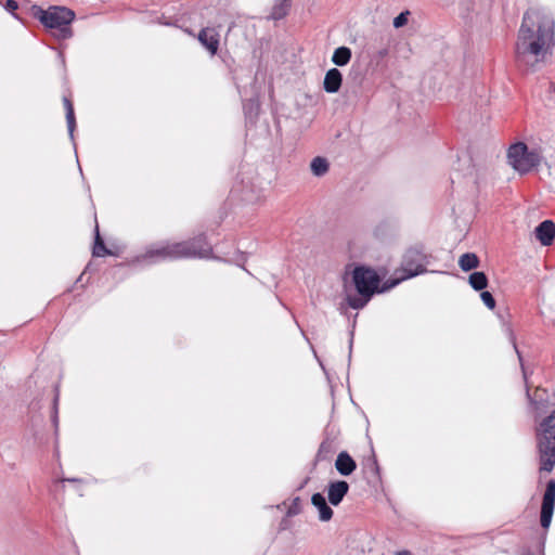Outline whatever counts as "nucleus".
Wrapping results in <instances>:
<instances>
[{
  "mask_svg": "<svg viewBox=\"0 0 555 555\" xmlns=\"http://www.w3.org/2000/svg\"><path fill=\"white\" fill-rule=\"evenodd\" d=\"M553 39V20L538 10L526 11L515 44V62L519 67L533 69L544 59Z\"/></svg>",
  "mask_w": 555,
  "mask_h": 555,
  "instance_id": "nucleus-1",
  "label": "nucleus"
},
{
  "mask_svg": "<svg viewBox=\"0 0 555 555\" xmlns=\"http://www.w3.org/2000/svg\"><path fill=\"white\" fill-rule=\"evenodd\" d=\"M211 254L212 247L205 234H199L188 241L151 248L144 254L143 259L150 263H156L166 260L209 258Z\"/></svg>",
  "mask_w": 555,
  "mask_h": 555,
  "instance_id": "nucleus-2",
  "label": "nucleus"
},
{
  "mask_svg": "<svg viewBox=\"0 0 555 555\" xmlns=\"http://www.w3.org/2000/svg\"><path fill=\"white\" fill-rule=\"evenodd\" d=\"M380 278L377 272L366 266L358 264L352 270V284L359 296L348 295L347 304L352 309H362L372 296L378 292Z\"/></svg>",
  "mask_w": 555,
  "mask_h": 555,
  "instance_id": "nucleus-3",
  "label": "nucleus"
},
{
  "mask_svg": "<svg viewBox=\"0 0 555 555\" xmlns=\"http://www.w3.org/2000/svg\"><path fill=\"white\" fill-rule=\"evenodd\" d=\"M33 14L44 27L55 29L59 39H68L73 36L70 24L75 18V13L70 9L54 5L44 10L34 5Z\"/></svg>",
  "mask_w": 555,
  "mask_h": 555,
  "instance_id": "nucleus-4",
  "label": "nucleus"
},
{
  "mask_svg": "<svg viewBox=\"0 0 555 555\" xmlns=\"http://www.w3.org/2000/svg\"><path fill=\"white\" fill-rule=\"evenodd\" d=\"M540 473H551L555 466V411L545 417L537 433Z\"/></svg>",
  "mask_w": 555,
  "mask_h": 555,
  "instance_id": "nucleus-5",
  "label": "nucleus"
},
{
  "mask_svg": "<svg viewBox=\"0 0 555 555\" xmlns=\"http://www.w3.org/2000/svg\"><path fill=\"white\" fill-rule=\"evenodd\" d=\"M509 165L520 175H526L538 167L542 160L541 154L535 150H529L524 142H517L507 151Z\"/></svg>",
  "mask_w": 555,
  "mask_h": 555,
  "instance_id": "nucleus-6",
  "label": "nucleus"
},
{
  "mask_svg": "<svg viewBox=\"0 0 555 555\" xmlns=\"http://www.w3.org/2000/svg\"><path fill=\"white\" fill-rule=\"evenodd\" d=\"M431 256L426 254L422 245L408 248L402 256L401 266L397 273L402 274V279H412L427 272L426 267L430 262Z\"/></svg>",
  "mask_w": 555,
  "mask_h": 555,
  "instance_id": "nucleus-7",
  "label": "nucleus"
},
{
  "mask_svg": "<svg viewBox=\"0 0 555 555\" xmlns=\"http://www.w3.org/2000/svg\"><path fill=\"white\" fill-rule=\"evenodd\" d=\"M507 333H508V336H509V340L515 349V352L517 353V357H518V360H519V363H520V366H521V371H522V376H524V379H525V383H526V388H527V398L530 402V404L535 409V410H540L541 408L544 406V402L547 401V392L545 389L543 388H540L538 387L533 393H530V390H529V387H528V375H527V370L525 367V364H524V361H522V356L520 353V351L518 350V347H517V344H516V337L513 333V331L507 327Z\"/></svg>",
  "mask_w": 555,
  "mask_h": 555,
  "instance_id": "nucleus-8",
  "label": "nucleus"
},
{
  "mask_svg": "<svg viewBox=\"0 0 555 555\" xmlns=\"http://www.w3.org/2000/svg\"><path fill=\"white\" fill-rule=\"evenodd\" d=\"M555 508V479L547 481L542 498L540 524L543 529H547L551 525Z\"/></svg>",
  "mask_w": 555,
  "mask_h": 555,
  "instance_id": "nucleus-9",
  "label": "nucleus"
},
{
  "mask_svg": "<svg viewBox=\"0 0 555 555\" xmlns=\"http://www.w3.org/2000/svg\"><path fill=\"white\" fill-rule=\"evenodd\" d=\"M348 491H349V483L347 481H345V480L331 481L327 486L328 502L334 506L339 505L343 502L346 494L348 493Z\"/></svg>",
  "mask_w": 555,
  "mask_h": 555,
  "instance_id": "nucleus-10",
  "label": "nucleus"
},
{
  "mask_svg": "<svg viewBox=\"0 0 555 555\" xmlns=\"http://www.w3.org/2000/svg\"><path fill=\"white\" fill-rule=\"evenodd\" d=\"M535 238L543 246H550L555 238V223L552 220H544L534 229Z\"/></svg>",
  "mask_w": 555,
  "mask_h": 555,
  "instance_id": "nucleus-11",
  "label": "nucleus"
},
{
  "mask_svg": "<svg viewBox=\"0 0 555 555\" xmlns=\"http://www.w3.org/2000/svg\"><path fill=\"white\" fill-rule=\"evenodd\" d=\"M343 83V74L338 68H331L325 73L323 80V89L327 93H336Z\"/></svg>",
  "mask_w": 555,
  "mask_h": 555,
  "instance_id": "nucleus-12",
  "label": "nucleus"
},
{
  "mask_svg": "<svg viewBox=\"0 0 555 555\" xmlns=\"http://www.w3.org/2000/svg\"><path fill=\"white\" fill-rule=\"evenodd\" d=\"M199 42L215 55L219 48V35L214 28H204L198 34Z\"/></svg>",
  "mask_w": 555,
  "mask_h": 555,
  "instance_id": "nucleus-13",
  "label": "nucleus"
},
{
  "mask_svg": "<svg viewBox=\"0 0 555 555\" xmlns=\"http://www.w3.org/2000/svg\"><path fill=\"white\" fill-rule=\"evenodd\" d=\"M311 503L318 509L321 521H330L332 519L334 512L322 493L317 492L312 494Z\"/></svg>",
  "mask_w": 555,
  "mask_h": 555,
  "instance_id": "nucleus-14",
  "label": "nucleus"
},
{
  "mask_svg": "<svg viewBox=\"0 0 555 555\" xmlns=\"http://www.w3.org/2000/svg\"><path fill=\"white\" fill-rule=\"evenodd\" d=\"M335 467L341 476H349L356 470L357 463L347 451H341L337 455Z\"/></svg>",
  "mask_w": 555,
  "mask_h": 555,
  "instance_id": "nucleus-15",
  "label": "nucleus"
},
{
  "mask_svg": "<svg viewBox=\"0 0 555 555\" xmlns=\"http://www.w3.org/2000/svg\"><path fill=\"white\" fill-rule=\"evenodd\" d=\"M363 469L367 482L371 483L380 480V467L374 453L366 460Z\"/></svg>",
  "mask_w": 555,
  "mask_h": 555,
  "instance_id": "nucleus-16",
  "label": "nucleus"
},
{
  "mask_svg": "<svg viewBox=\"0 0 555 555\" xmlns=\"http://www.w3.org/2000/svg\"><path fill=\"white\" fill-rule=\"evenodd\" d=\"M114 253L108 249L104 243V240L102 238L99 230V224H95L94 228V243L92 248V256L93 257H105V256H112Z\"/></svg>",
  "mask_w": 555,
  "mask_h": 555,
  "instance_id": "nucleus-17",
  "label": "nucleus"
},
{
  "mask_svg": "<svg viewBox=\"0 0 555 555\" xmlns=\"http://www.w3.org/2000/svg\"><path fill=\"white\" fill-rule=\"evenodd\" d=\"M63 104L66 113L67 130L72 141H74V131L76 129V117L73 102L67 96H63Z\"/></svg>",
  "mask_w": 555,
  "mask_h": 555,
  "instance_id": "nucleus-18",
  "label": "nucleus"
},
{
  "mask_svg": "<svg viewBox=\"0 0 555 555\" xmlns=\"http://www.w3.org/2000/svg\"><path fill=\"white\" fill-rule=\"evenodd\" d=\"M352 53L350 48L341 46L334 50V53L332 55V62L336 66H345L347 65L351 60Z\"/></svg>",
  "mask_w": 555,
  "mask_h": 555,
  "instance_id": "nucleus-19",
  "label": "nucleus"
},
{
  "mask_svg": "<svg viewBox=\"0 0 555 555\" xmlns=\"http://www.w3.org/2000/svg\"><path fill=\"white\" fill-rule=\"evenodd\" d=\"M310 169L315 177H323L330 169V163L325 157L317 156L311 160Z\"/></svg>",
  "mask_w": 555,
  "mask_h": 555,
  "instance_id": "nucleus-20",
  "label": "nucleus"
},
{
  "mask_svg": "<svg viewBox=\"0 0 555 555\" xmlns=\"http://www.w3.org/2000/svg\"><path fill=\"white\" fill-rule=\"evenodd\" d=\"M459 266L464 272L478 268L479 258L474 253H465L459 259Z\"/></svg>",
  "mask_w": 555,
  "mask_h": 555,
  "instance_id": "nucleus-21",
  "label": "nucleus"
},
{
  "mask_svg": "<svg viewBox=\"0 0 555 555\" xmlns=\"http://www.w3.org/2000/svg\"><path fill=\"white\" fill-rule=\"evenodd\" d=\"M488 282V276L482 271H475L468 276V283L475 291L486 289Z\"/></svg>",
  "mask_w": 555,
  "mask_h": 555,
  "instance_id": "nucleus-22",
  "label": "nucleus"
},
{
  "mask_svg": "<svg viewBox=\"0 0 555 555\" xmlns=\"http://www.w3.org/2000/svg\"><path fill=\"white\" fill-rule=\"evenodd\" d=\"M243 109L246 120L254 122L259 112V102L257 99H248L243 103Z\"/></svg>",
  "mask_w": 555,
  "mask_h": 555,
  "instance_id": "nucleus-23",
  "label": "nucleus"
},
{
  "mask_svg": "<svg viewBox=\"0 0 555 555\" xmlns=\"http://www.w3.org/2000/svg\"><path fill=\"white\" fill-rule=\"evenodd\" d=\"M289 8V0H278L272 8L270 17L275 21L282 20L287 15Z\"/></svg>",
  "mask_w": 555,
  "mask_h": 555,
  "instance_id": "nucleus-24",
  "label": "nucleus"
},
{
  "mask_svg": "<svg viewBox=\"0 0 555 555\" xmlns=\"http://www.w3.org/2000/svg\"><path fill=\"white\" fill-rule=\"evenodd\" d=\"M335 452L333 442L328 439H325L321 442L318 453H317V460L318 461H326L330 459V456Z\"/></svg>",
  "mask_w": 555,
  "mask_h": 555,
  "instance_id": "nucleus-25",
  "label": "nucleus"
},
{
  "mask_svg": "<svg viewBox=\"0 0 555 555\" xmlns=\"http://www.w3.org/2000/svg\"><path fill=\"white\" fill-rule=\"evenodd\" d=\"M51 422L54 427L55 437L57 438V435H59V392L57 391L53 399Z\"/></svg>",
  "mask_w": 555,
  "mask_h": 555,
  "instance_id": "nucleus-26",
  "label": "nucleus"
},
{
  "mask_svg": "<svg viewBox=\"0 0 555 555\" xmlns=\"http://www.w3.org/2000/svg\"><path fill=\"white\" fill-rule=\"evenodd\" d=\"M301 513V500L299 496H296L293 499L291 505L288 506L286 511L287 517H294Z\"/></svg>",
  "mask_w": 555,
  "mask_h": 555,
  "instance_id": "nucleus-27",
  "label": "nucleus"
},
{
  "mask_svg": "<svg viewBox=\"0 0 555 555\" xmlns=\"http://www.w3.org/2000/svg\"><path fill=\"white\" fill-rule=\"evenodd\" d=\"M480 298L487 308L491 310L495 308L496 302L493 295L490 292L485 289L481 291Z\"/></svg>",
  "mask_w": 555,
  "mask_h": 555,
  "instance_id": "nucleus-28",
  "label": "nucleus"
},
{
  "mask_svg": "<svg viewBox=\"0 0 555 555\" xmlns=\"http://www.w3.org/2000/svg\"><path fill=\"white\" fill-rule=\"evenodd\" d=\"M261 197H262V190H258V191L251 190L250 192L245 191L243 194V199L247 203H256Z\"/></svg>",
  "mask_w": 555,
  "mask_h": 555,
  "instance_id": "nucleus-29",
  "label": "nucleus"
},
{
  "mask_svg": "<svg viewBox=\"0 0 555 555\" xmlns=\"http://www.w3.org/2000/svg\"><path fill=\"white\" fill-rule=\"evenodd\" d=\"M410 15V12L409 11H403L401 12L399 15H397L393 21H392V25L395 28H401L403 26L406 25L408 23V17Z\"/></svg>",
  "mask_w": 555,
  "mask_h": 555,
  "instance_id": "nucleus-30",
  "label": "nucleus"
},
{
  "mask_svg": "<svg viewBox=\"0 0 555 555\" xmlns=\"http://www.w3.org/2000/svg\"><path fill=\"white\" fill-rule=\"evenodd\" d=\"M405 279H402V274L400 273V275L397 279L389 280V281L385 282L382 287L378 286L377 293H384V292L395 287L396 285H398L400 282H402Z\"/></svg>",
  "mask_w": 555,
  "mask_h": 555,
  "instance_id": "nucleus-31",
  "label": "nucleus"
},
{
  "mask_svg": "<svg viewBox=\"0 0 555 555\" xmlns=\"http://www.w3.org/2000/svg\"><path fill=\"white\" fill-rule=\"evenodd\" d=\"M4 8L9 12H13V11H15L18 8V4H17V2L15 0H7V2L4 4Z\"/></svg>",
  "mask_w": 555,
  "mask_h": 555,
  "instance_id": "nucleus-32",
  "label": "nucleus"
},
{
  "mask_svg": "<svg viewBox=\"0 0 555 555\" xmlns=\"http://www.w3.org/2000/svg\"><path fill=\"white\" fill-rule=\"evenodd\" d=\"M352 344H353V331H351V332H350V340H349V357L351 356Z\"/></svg>",
  "mask_w": 555,
  "mask_h": 555,
  "instance_id": "nucleus-33",
  "label": "nucleus"
},
{
  "mask_svg": "<svg viewBox=\"0 0 555 555\" xmlns=\"http://www.w3.org/2000/svg\"><path fill=\"white\" fill-rule=\"evenodd\" d=\"M396 555H412L409 551L397 552Z\"/></svg>",
  "mask_w": 555,
  "mask_h": 555,
  "instance_id": "nucleus-34",
  "label": "nucleus"
},
{
  "mask_svg": "<svg viewBox=\"0 0 555 555\" xmlns=\"http://www.w3.org/2000/svg\"><path fill=\"white\" fill-rule=\"evenodd\" d=\"M63 481L77 482V481H80V480H79V479H77V478H66V479H64Z\"/></svg>",
  "mask_w": 555,
  "mask_h": 555,
  "instance_id": "nucleus-35",
  "label": "nucleus"
}]
</instances>
